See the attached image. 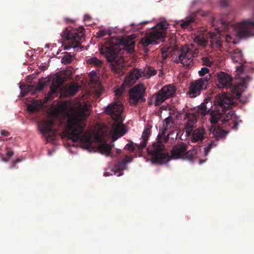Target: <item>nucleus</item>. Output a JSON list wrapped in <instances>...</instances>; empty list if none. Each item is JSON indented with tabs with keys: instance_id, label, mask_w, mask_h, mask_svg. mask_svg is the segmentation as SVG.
Wrapping results in <instances>:
<instances>
[{
	"instance_id": "nucleus-1",
	"label": "nucleus",
	"mask_w": 254,
	"mask_h": 254,
	"mask_svg": "<svg viewBox=\"0 0 254 254\" xmlns=\"http://www.w3.org/2000/svg\"><path fill=\"white\" fill-rule=\"evenodd\" d=\"M245 80L243 83L235 85L232 88L231 94L224 93L216 96L214 101L215 110L211 111L212 102L205 99L198 107L196 113L198 116H205L210 112L209 121L212 124L218 122V125L227 126L233 129H237L238 123L235 120L234 111L232 110L235 106L236 100L240 99L242 92L245 89Z\"/></svg>"
},
{
	"instance_id": "nucleus-2",
	"label": "nucleus",
	"mask_w": 254,
	"mask_h": 254,
	"mask_svg": "<svg viewBox=\"0 0 254 254\" xmlns=\"http://www.w3.org/2000/svg\"><path fill=\"white\" fill-rule=\"evenodd\" d=\"M90 108L91 106L87 104H80L75 115L68 117L66 132L68 138L73 142L79 141L87 146L91 144L90 135L84 131L86 126L84 121L89 116Z\"/></svg>"
},
{
	"instance_id": "nucleus-3",
	"label": "nucleus",
	"mask_w": 254,
	"mask_h": 254,
	"mask_svg": "<svg viewBox=\"0 0 254 254\" xmlns=\"http://www.w3.org/2000/svg\"><path fill=\"white\" fill-rule=\"evenodd\" d=\"M172 134L174 135L175 138L178 136V133L174 130L170 131L168 135L164 137L159 134L157 137V141L147 148V153L152 164L162 165L170 161L171 157L169 153L166 152L163 141L165 143L167 142Z\"/></svg>"
},
{
	"instance_id": "nucleus-4",
	"label": "nucleus",
	"mask_w": 254,
	"mask_h": 254,
	"mask_svg": "<svg viewBox=\"0 0 254 254\" xmlns=\"http://www.w3.org/2000/svg\"><path fill=\"white\" fill-rule=\"evenodd\" d=\"M124 108L121 102H113L109 105L105 109V112L110 115L111 118L115 121L113 124V132L112 139L116 140L119 137L123 136L126 130L123 125V120L121 114Z\"/></svg>"
},
{
	"instance_id": "nucleus-5",
	"label": "nucleus",
	"mask_w": 254,
	"mask_h": 254,
	"mask_svg": "<svg viewBox=\"0 0 254 254\" xmlns=\"http://www.w3.org/2000/svg\"><path fill=\"white\" fill-rule=\"evenodd\" d=\"M84 29L66 28L61 34L62 38L67 42L64 46V49L69 50L73 48L75 51H78L81 49L80 43L84 39Z\"/></svg>"
},
{
	"instance_id": "nucleus-6",
	"label": "nucleus",
	"mask_w": 254,
	"mask_h": 254,
	"mask_svg": "<svg viewBox=\"0 0 254 254\" xmlns=\"http://www.w3.org/2000/svg\"><path fill=\"white\" fill-rule=\"evenodd\" d=\"M120 50L118 46L103 47L101 49V53L105 55L107 61L111 63V69L117 73H120L122 65L118 63L117 59Z\"/></svg>"
},
{
	"instance_id": "nucleus-7",
	"label": "nucleus",
	"mask_w": 254,
	"mask_h": 254,
	"mask_svg": "<svg viewBox=\"0 0 254 254\" xmlns=\"http://www.w3.org/2000/svg\"><path fill=\"white\" fill-rule=\"evenodd\" d=\"M210 74L201 77L190 83L188 95L190 98H194L199 95L202 91L205 90L210 79Z\"/></svg>"
},
{
	"instance_id": "nucleus-8",
	"label": "nucleus",
	"mask_w": 254,
	"mask_h": 254,
	"mask_svg": "<svg viewBox=\"0 0 254 254\" xmlns=\"http://www.w3.org/2000/svg\"><path fill=\"white\" fill-rule=\"evenodd\" d=\"M223 126L218 125L217 127L212 126L209 129L210 134H212V137L215 138V140H211L207 143V145L204 148V152L207 155L212 148L217 145V142L219 138L224 137L229 131H225L222 129Z\"/></svg>"
},
{
	"instance_id": "nucleus-9",
	"label": "nucleus",
	"mask_w": 254,
	"mask_h": 254,
	"mask_svg": "<svg viewBox=\"0 0 254 254\" xmlns=\"http://www.w3.org/2000/svg\"><path fill=\"white\" fill-rule=\"evenodd\" d=\"M69 74H67L66 71L62 70L57 73L55 77L53 78L52 83L50 86V90L47 94V98L52 99L57 94L61 85L64 84L67 80Z\"/></svg>"
},
{
	"instance_id": "nucleus-10",
	"label": "nucleus",
	"mask_w": 254,
	"mask_h": 254,
	"mask_svg": "<svg viewBox=\"0 0 254 254\" xmlns=\"http://www.w3.org/2000/svg\"><path fill=\"white\" fill-rule=\"evenodd\" d=\"M54 125L55 121L53 119L44 120L39 124L40 132L42 135L46 138L48 141L55 140L58 127H54Z\"/></svg>"
},
{
	"instance_id": "nucleus-11",
	"label": "nucleus",
	"mask_w": 254,
	"mask_h": 254,
	"mask_svg": "<svg viewBox=\"0 0 254 254\" xmlns=\"http://www.w3.org/2000/svg\"><path fill=\"white\" fill-rule=\"evenodd\" d=\"M145 92V88L144 85L141 83L131 88L129 92L130 104L135 106L139 102H145V99L144 98Z\"/></svg>"
},
{
	"instance_id": "nucleus-12",
	"label": "nucleus",
	"mask_w": 254,
	"mask_h": 254,
	"mask_svg": "<svg viewBox=\"0 0 254 254\" xmlns=\"http://www.w3.org/2000/svg\"><path fill=\"white\" fill-rule=\"evenodd\" d=\"M176 88L173 84H168L163 87L155 96V106H158L165 100L172 97L176 93Z\"/></svg>"
},
{
	"instance_id": "nucleus-13",
	"label": "nucleus",
	"mask_w": 254,
	"mask_h": 254,
	"mask_svg": "<svg viewBox=\"0 0 254 254\" xmlns=\"http://www.w3.org/2000/svg\"><path fill=\"white\" fill-rule=\"evenodd\" d=\"M238 34L240 38H247L254 35V21L251 20H243L238 23Z\"/></svg>"
},
{
	"instance_id": "nucleus-14",
	"label": "nucleus",
	"mask_w": 254,
	"mask_h": 254,
	"mask_svg": "<svg viewBox=\"0 0 254 254\" xmlns=\"http://www.w3.org/2000/svg\"><path fill=\"white\" fill-rule=\"evenodd\" d=\"M150 133V129L148 127H146L144 129L142 134L141 137L142 138V140L139 144L134 143L133 142H130L125 146L124 149L131 152L136 150L138 151H141L147 145L148 138L149 136Z\"/></svg>"
},
{
	"instance_id": "nucleus-15",
	"label": "nucleus",
	"mask_w": 254,
	"mask_h": 254,
	"mask_svg": "<svg viewBox=\"0 0 254 254\" xmlns=\"http://www.w3.org/2000/svg\"><path fill=\"white\" fill-rule=\"evenodd\" d=\"M45 83L42 80H40L36 85H20L19 88L21 90L20 94L22 97L31 92L32 95H35L37 92L41 91L44 86Z\"/></svg>"
},
{
	"instance_id": "nucleus-16",
	"label": "nucleus",
	"mask_w": 254,
	"mask_h": 254,
	"mask_svg": "<svg viewBox=\"0 0 254 254\" xmlns=\"http://www.w3.org/2000/svg\"><path fill=\"white\" fill-rule=\"evenodd\" d=\"M184 120L185 123V127L186 129V133L187 136H189L194 127V125L197 122L198 115L195 113H190L186 112L184 114Z\"/></svg>"
},
{
	"instance_id": "nucleus-17",
	"label": "nucleus",
	"mask_w": 254,
	"mask_h": 254,
	"mask_svg": "<svg viewBox=\"0 0 254 254\" xmlns=\"http://www.w3.org/2000/svg\"><path fill=\"white\" fill-rule=\"evenodd\" d=\"M165 37V33L163 31H153L148 33L145 38L142 39L141 42L145 47L149 44H157V40L164 38Z\"/></svg>"
},
{
	"instance_id": "nucleus-18",
	"label": "nucleus",
	"mask_w": 254,
	"mask_h": 254,
	"mask_svg": "<svg viewBox=\"0 0 254 254\" xmlns=\"http://www.w3.org/2000/svg\"><path fill=\"white\" fill-rule=\"evenodd\" d=\"M215 81L218 88H227L231 85L232 77L226 73L220 72L217 74Z\"/></svg>"
},
{
	"instance_id": "nucleus-19",
	"label": "nucleus",
	"mask_w": 254,
	"mask_h": 254,
	"mask_svg": "<svg viewBox=\"0 0 254 254\" xmlns=\"http://www.w3.org/2000/svg\"><path fill=\"white\" fill-rule=\"evenodd\" d=\"M189 136L190 137L191 142H198L200 143L204 138L207 137V133L203 127H200L195 129H192L191 134Z\"/></svg>"
},
{
	"instance_id": "nucleus-20",
	"label": "nucleus",
	"mask_w": 254,
	"mask_h": 254,
	"mask_svg": "<svg viewBox=\"0 0 254 254\" xmlns=\"http://www.w3.org/2000/svg\"><path fill=\"white\" fill-rule=\"evenodd\" d=\"M191 52V49L190 47H183L181 49L180 54L176 58L175 62L177 64L181 63L184 65L187 64L188 61L192 57Z\"/></svg>"
},
{
	"instance_id": "nucleus-21",
	"label": "nucleus",
	"mask_w": 254,
	"mask_h": 254,
	"mask_svg": "<svg viewBox=\"0 0 254 254\" xmlns=\"http://www.w3.org/2000/svg\"><path fill=\"white\" fill-rule=\"evenodd\" d=\"M187 149V145L183 142L176 144L173 147L171 150L172 156L176 159L181 158L186 155Z\"/></svg>"
},
{
	"instance_id": "nucleus-22",
	"label": "nucleus",
	"mask_w": 254,
	"mask_h": 254,
	"mask_svg": "<svg viewBox=\"0 0 254 254\" xmlns=\"http://www.w3.org/2000/svg\"><path fill=\"white\" fill-rule=\"evenodd\" d=\"M142 76H143V70L141 69L133 68L126 77L125 82L127 85L130 86Z\"/></svg>"
},
{
	"instance_id": "nucleus-23",
	"label": "nucleus",
	"mask_w": 254,
	"mask_h": 254,
	"mask_svg": "<svg viewBox=\"0 0 254 254\" xmlns=\"http://www.w3.org/2000/svg\"><path fill=\"white\" fill-rule=\"evenodd\" d=\"M131 161L132 158L126 155L125 158L118 159L117 162L115 164V168L118 171H123L126 169L127 164Z\"/></svg>"
},
{
	"instance_id": "nucleus-24",
	"label": "nucleus",
	"mask_w": 254,
	"mask_h": 254,
	"mask_svg": "<svg viewBox=\"0 0 254 254\" xmlns=\"http://www.w3.org/2000/svg\"><path fill=\"white\" fill-rule=\"evenodd\" d=\"M196 14H191L189 16L187 17L185 20L181 21L180 26L183 29H189L191 28L192 23L194 22Z\"/></svg>"
},
{
	"instance_id": "nucleus-25",
	"label": "nucleus",
	"mask_w": 254,
	"mask_h": 254,
	"mask_svg": "<svg viewBox=\"0 0 254 254\" xmlns=\"http://www.w3.org/2000/svg\"><path fill=\"white\" fill-rule=\"evenodd\" d=\"M231 59L233 62L241 63L244 61V56L242 52L239 49H236L231 52Z\"/></svg>"
},
{
	"instance_id": "nucleus-26",
	"label": "nucleus",
	"mask_w": 254,
	"mask_h": 254,
	"mask_svg": "<svg viewBox=\"0 0 254 254\" xmlns=\"http://www.w3.org/2000/svg\"><path fill=\"white\" fill-rule=\"evenodd\" d=\"M193 41L195 43L202 47H205L208 42L207 35L204 33L196 35L194 38Z\"/></svg>"
},
{
	"instance_id": "nucleus-27",
	"label": "nucleus",
	"mask_w": 254,
	"mask_h": 254,
	"mask_svg": "<svg viewBox=\"0 0 254 254\" xmlns=\"http://www.w3.org/2000/svg\"><path fill=\"white\" fill-rule=\"evenodd\" d=\"M79 87H80L77 83L70 84L65 87V93L66 96H73L79 90Z\"/></svg>"
},
{
	"instance_id": "nucleus-28",
	"label": "nucleus",
	"mask_w": 254,
	"mask_h": 254,
	"mask_svg": "<svg viewBox=\"0 0 254 254\" xmlns=\"http://www.w3.org/2000/svg\"><path fill=\"white\" fill-rule=\"evenodd\" d=\"M121 44L125 47V49L129 53H132L134 51V42L131 40L123 38L121 41Z\"/></svg>"
},
{
	"instance_id": "nucleus-29",
	"label": "nucleus",
	"mask_w": 254,
	"mask_h": 254,
	"mask_svg": "<svg viewBox=\"0 0 254 254\" xmlns=\"http://www.w3.org/2000/svg\"><path fill=\"white\" fill-rule=\"evenodd\" d=\"M156 73L157 70L150 66H146L143 70V77L146 78H149L152 76H154Z\"/></svg>"
},
{
	"instance_id": "nucleus-30",
	"label": "nucleus",
	"mask_w": 254,
	"mask_h": 254,
	"mask_svg": "<svg viewBox=\"0 0 254 254\" xmlns=\"http://www.w3.org/2000/svg\"><path fill=\"white\" fill-rule=\"evenodd\" d=\"M98 149L101 153L109 156L111 153L112 147L109 144L103 143L99 146Z\"/></svg>"
},
{
	"instance_id": "nucleus-31",
	"label": "nucleus",
	"mask_w": 254,
	"mask_h": 254,
	"mask_svg": "<svg viewBox=\"0 0 254 254\" xmlns=\"http://www.w3.org/2000/svg\"><path fill=\"white\" fill-rule=\"evenodd\" d=\"M211 48L213 50H218L220 49L222 46V41L221 40L217 38L211 37Z\"/></svg>"
},
{
	"instance_id": "nucleus-32",
	"label": "nucleus",
	"mask_w": 254,
	"mask_h": 254,
	"mask_svg": "<svg viewBox=\"0 0 254 254\" xmlns=\"http://www.w3.org/2000/svg\"><path fill=\"white\" fill-rule=\"evenodd\" d=\"M86 62L88 64L94 65L96 67H100L102 64V62L95 57L89 58L87 60Z\"/></svg>"
},
{
	"instance_id": "nucleus-33",
	"label": "nucleus",
	"mask_w": 254,
	"mask_h": 254,
	"mask_svg": "<svg viewBox=\"0 0 254 254\" xmlns=\"http://www.w3.org/2000/svg\"><path fill=\"white\" fill-rule=\"evenodd\" d=\"M72 61V56L69 53H66L65 54L62 58L61 62L64 64H68L71 63Z\"/></svg>"
},
{
	"instance_id": "nucleus-34",
	"label": "nucleus",
	"mask_w": 254,
	"mask_h": 254,
	"mask_svg": "<svg viewBox=\"0 0 254 254\" xmlns=\"http://www.w3.org/2000/svg\"><path fill=\"white\" fill-rule=\"evenodd\" d=\"M202 61L203 65L207 66H211L213 64V61L211 60V58L208 57H203Z\"/></svg>"
},
{
	"instance_id": "nucleus-35",
	"label": "nucleus",
	"mask_w": 254,
	"mask_h": 254,
	"mask_svg": "<svg viewBox=\"0 0 254 254\" xmlns=\"http://www.w3.org/2000/svg\"><path fill=\"white\" fill-rule=\"evenodd\" d=\"M107 34H109L108 31L106 29H101L99 30L97 32V36L98 38H101L105 36Z\"/></svg>"
},
{
	"instance_id": "nucleus-36",
	"label": "nucleus",
	"mask_w": 254,
	"mask_h": 254,
	"mask_svg": "<svg viewBox=\"0 0 254 254\" xmlns=\"http://www.w3.org/2000/svg\"><path fill=\"white\" fill-rule=\"evenodd\" d=\"M209 72V69L206 67H204L201 68V70L198 71L199 76H203Z\"/></svg>"
},
{
	"instance_id": "nucleus-37",
	"label": "nucleus",
	"mask_w": 254,
	"mask_h": 254,
	"mask_svg": "<svg viewBox=\"0 0 254 254\" xmlns=\"http://www.w3.org/2000/svg\"><path fill=\"white\" fill-rule=\"evenodd\" d=\"M220 23L224 26V27H223L224 30H227L228 29L229 25H231V24L229 22H228L223 19L220 20Z\"/></svg>"
},
{
	"instance_id": "nucleus-38",
	"label": "nucleus",
	"mask_w": 254,
	"mask_h": 254,
	"mask_svg": "<svg viewBox=\"0 0 254 254\" xmlns=\"http://www.w3.org/2000/svg\"><path fill=\"white\" fill-rule=\"evenodd\" d=\"M236 70L237 72V76L239 77V75L242 73L244 70V64H242L240 66L236 67Z\"/></svg>"
},
{
	"instance_id": "nucleus-39",
	"label": "nucleus",
	"mask_w": 254,
	"mask_h": 254,
	"mask_svg": "<svg viewBox=\"0 0 254 254\" xmlns=\"http://www.w3.org/2000/svg\"><path fill=\"white\" fill-rule=\"evenodd\" d=\"M123 93V89L122 88H117L115 90V95L116 97H120L122 96Z\"/></svg>"
},
{
	"instance_id": "nucleus-40",
	"label": "nucleus",
	"mask_w": 254,
	"mask_h": 254,
	"mask_svg": "<svg viewBox=\"0 0 254 254\" xmlns=\"http://www.w3.org/2000/svg\"><path fill=\"white\" fill-rule=\"evenodd\" d=\"M13 155V152L12 151L7 150V151L6 152V156L8 157V158H2V160L5 162L8 161L9 157H11V156H12Z\"/></svg>"
},
{
	"instance_id": "nucleus-41",
	"label": "nucleus",
	"mask_w": 254,
	"mask_h": 254,
	"mask_svg": "<svg viewBox=\"0 0 254 254\" xmlns=\"http://www.w3.org/2000/svg\"><path fill=\"white\" fill-rule=\"evenodd\" d=\"M172 121V118L170 117H168L165 119L166 127H169V125L170 123H173Z\"/></svg>"
},
{
	"instance_id": "nucleus-42",
	"label": "nucleus",
	"mask_w": 254,
	"mask_h": 254,
	"mask_svg": "<svg viewBox=\"0 0 254 254\" xmlns=\"http://www.w3.org/2000/svg\"><path fill=\"white\" fill-rule=\"evenodd\" d=\"M28 111L33 112L36 111V107L35 106L30 105L28 106Z\"/></svg>"
},
{
	"instance_id": "nucleus-43",
	"label": "nucleus",
	"mask_w": 254,
	"mask_h": 254,
	"mask_svg": "<svg viewBox=\"0 0 254 254\" xmlns=\"http://www.w3.org/2000/svg\"><path fill=\"white\" fill-rule=\"evenodd\" d=\"M0 134L3 136H7L9 135V132L5 130H1L0 131Z\"/></svg>"
},
{
	"instance_id": "nucleus-44",
	"label": "nucleus",
	"mask_w": 254,
	"mask_h": 254,
	"mask_svg": "<svg viewBox=\"0 0 254 254\" xmlns=\"http://www.w3.org/2000/svg\"><path fill=\"white\" fill-rule=\"evenodd\" d=\"M191 55L193 57H195L197 55V54H198L199 52H198V49H195V50H192L191 49Z\"/></svg>"
},
{
	"instance_id": "nucleus-45",
	"label": "nucleus",
	"mask_w": 254,
	"mask_h": 254,
	"mask_svg": "<svg viewBox=\"0 0 254 254\" xmlns=\"http://www.w3.org/2000/svg\"><path fill=\"white\" fill-rule=\"evenodd\" d=\"M91 19V16L89 14H85L84 16V21H90Z\"/></svg>"
},
{
	"instance_id": "nucleus-46",
	"label": "nucleus",
	"mask_w": 254,
	"mask_h": 254,
	"mask_svg": "<svg viewBox=\"0 0 254 254\" xmlns=\"http://www.w3.org/2000/svg\"><path fill=\"white\" fill-rule=\"evenodd\" d=\"M160 27L161 28V29H164L167 28V25L165 23H161L160 24Z\"/></svg>"
},
{
	"instance_id": "nucleus-47",
	"label": "nucleus",
	"mask_w": 254,
	"mask_h": 254,
	"mask_svg": "<svg viewBox=\"0 0 254 254\" xmlns=\"http://www.w3.org/2000/svg\"><path fill=\"white\" fill-rule=\"evenodd\" d=\"M222 4L223 6H226L227 5V1L224 0H222Z\"/></svg>"
},
{
	"instance_id": "nucleus-48",
	"label": "nucleus",
	"mask_w": 254,
	"mask_h": 254,
	"mask_svg": "<svg viewBox=\"0 0 254 254\" xmlns=\"http://www.w3.org/2000/svg\"><path fill=\"white\" fill-rule=\"evenodd\" d=\"M231 39V38L230 37V36H227L226 37V40L228 42H230V41L229 40H230Z\"/></svg>"
},
{
	"instance_id": "nucleus-49",
	"label": "nucleus",
	"mask_w": 254,
	"mask_h": 254,
	"mask_svg": "<svg viewBox=\"0 0 254 254\" xmlns=\"http://www.w3.org/2000/svg\"><path fill=\"white\" fill-rule=\"evenodd\" d=\"M121 152H122V151L121 150H120V149H117V153L118 154H120V153H121Z\"/></svg>"
},
{
	"instance_id": "nucleus-50",
	"label": "nucleus",
	"mask_w": 254,
	"mask_h": 254,
	"mask_svg": "<svg viewBox=\"0 0 254 254\" xmlns=\"http://www.w3.org/2000/svg\"><path fill=\"white\" fill-rule=\"evenodd\" d=\"M171 137H172V138L173 139L174 138H175V137L174 136V135H173V134H172V135H171Z\"/></svg>"
},
{
	"instance_id": "nucleus-51",
	"label": "nucleus",
	"mask_w": 254,
	"mask_h": 254,
	"mask_svg": "<svg viewBox=\"0 0 254 254\" xmlns=\"http://www.w3.org/2000/svg\"><path fill=\"white\" fill-rule=\"evenodd\" d=\"M105 176H109V173L108 172H106V173H105Z\"/></svg>"
},
{
	"instance_id": "nucleus-52",
	"label": "nucleus",
	"mask_w": 254,
	"mask_h": 254,
	"mask_svg": "<svg viewBox=\"0 0 254 254\" xmlns=\"http://www.w3.org/2000/svg\"><path fill=\"white\" fill-rule=\"evenodd\" d=\"M240 101L243 103H245V101H243L242 99H240Z\"/></svg>"
},
{
	"instance_id": "nucleus-53",
	"label": "nucleus",
	"mask_w": 254,
	"mask_h": 254,
	"mask_svg": "<svg viewBox=\"0 0 254 254\" xmlns=\"http://www.w3.org/2000/svg\"><path fill=\"white\" fill-rule=\"evenodd\" d=\"M123 175V173H120V174H119L118 176H121V175Z\"/></svg>"
},
{
	"instance_id": "nucleus-54",
	"label": "nucleus",
	"mask_w": 254,
	"mask_h": 254,
	"mask_svg": "<svg viewBox=\"0 0 254 254\" xmlns=\"http://www.w3.org/2000/svg\"><path fill=\"white\" fill-rule=\"evenodd\" d=\"M19 161V159H17V160H16V162H18Z\"/></svg>"
},
{
	"instance_id": "nucleus-55",
	"label": "nucleus",
	"mask_w": 254,
	"mask_h": 254,
	"mask_svg": "<svg viewBox=\"0 0 254 254\" xmlns=\"http://www.w3.org/2000/svg\"><path fill=\"white\" fill-rule=\"evenodd\" d=\"M247 78H250V77L249 76H247Z\"/></svg>"
}]
</instances>
